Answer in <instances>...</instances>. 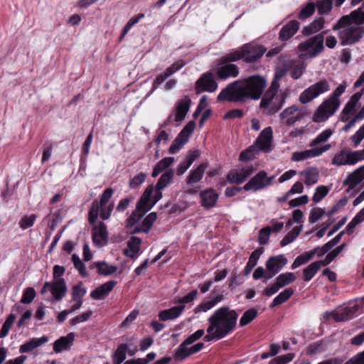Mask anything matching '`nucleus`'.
I'll return each mask as SVG.
<instances>
[{"label":"nucleus","instance_id":"obj_1","mask_svg":"<svg viewBox=\"0 0 364 364\" xmlns=\"http://www.w3.org/2000/svg\"><path fill=\"white\" fill-rule=\"evenodd\" d=\"M266 87V80L259 75L229 83L218 95L219 102H245L247 100H258Z\"/></svg>","mask_w":364,"mask_h":364},{"label":"nucleus","instance_id":"obj_2","mask_svg":"<svg viewBox=\"0 0 364 364\" xmlns=\"http://www.w3.org/2000/svg\"><path fill=\"white\" fill-rule=\"evenodd\" d=\"M363 23H360L357 13L351 11L343 16L333 26V31H338V37L342 46L353 45L360 41L364 34Z\"/></svg>","mask_w":364,"mask_h":364},{"label":"nucleus","instance_id":"obj_3","mask_svg":"<svg viewBox=\"0 0 364 364\" xmlns=\"http://www.w3.org/2000/svg\"><path fill=\"white\" fill-rule=\"evenodd\" d=\"M238 314L228 306L217 309L208 318L209 326L207 332L216 330L223 338L231 333L236 327Z\"/></svg>","mask_w":364,"mask_h":364},{"label":"nucleus","instance_id":"obj_4","mask_svg":"<svg viewBox=\"0 0 364 364\" xmlns=\"http://www.w3.org/2000/svg\"><path fill=\"white\" fill-rule=\"evenodd\" d=\"M270 87L264 92L259 104V108L264 115L270 116L277 113L284 105L287 92Z\"/></svg>","mask_w":364,"mask_h":364},{"label":"nucleus","instance_id":"obj_5","mask_svg":"<svg viewBox=\"0 0 364 364\" xmlns=\"http://www.w3.org/2000/svg\"><path fill=\"white\" fill-rule=\"evenodd\" d=\"M272 127H268L264 129L254 144L240 153V160L247 161L252 159L259 151L269 152L272 149Z\"/></svg>","mask_w":364,"mask_h":364},{"label":"nucleus","instance_id":"obj_6","mask_svg":"<svg viewBox=\"0 0 364 364\" xmlns=\"http://www.w3.org/2000/svg\"><path fill=\"white\" fill-rule=\"evenodd\" d=\"M266 51L267 49L263 46L249 43L230 52L228 60L242 59L245 63H255L260 59Z\"/></svg>","mask_w":364,"mask_h":364},{"label":"nucleus","instance_id":"obj_7","mask_svg":"<svg viewBox=\"0 0 364 364\" xmlns=\"http://www.w3.org/2000/svg\"><path fill=\"white\" fill-rule=\"evenodd\" d=\"M326 33V31L322 32L300 43L298 46V50L302 53L299 57L301 58H313L320 54L324 49L323 34Z\"/></svg>","mask_w":364,"mask_h":364},{"label":"nucleus","instance_id":"obj_8","mask_svg":"<svg viewBox=\"0 0 364 364\" xmlns=\"http://www.w3.org/2000/svg\"><path fill=\"white\" fill-rule=\"evenodd\" d=\"M230 53L218 58L216 61V75L220 80H226L229 77H236L239 75V68L230 63L237 60H228Z\"/></svg>","mask_w":364,"mask_h":364},{"label":"nucleus","instance_id":"obj_9","mask_svg":"<svg viewBox=\"0 0 364 364\" xmlns=\"http://www.w3.org/2000/svg\"><path fill=\"white\" fill-rule=\"evenodd\" d=\"M329 90V82L326 80H321L304 90L299 95V102L306 105Z\"/></svg>","mask_w":364,"mask_h":364},{"label":"nucleus","instance_id":"obj_10","mask_svg":"<svg viewBox=\"0 0 364 364\" xmlns=\"http://www.w3.org/2000/svg\"><path fill=\"white\" fill-rule=\"evenodd\" d=\"M364 159V149L359 151H350L344 149L335 154L331 164L336 166L354 165Z\"/></svg>","mask_w":364,"mask_h":364},{"label":"nucleus","instance_id":"obj_11","mask_svg":"<svg viewBox=\"0 0 364 364\" xmlns=\"http://www.w3.org/2000/svg\"><path fill=\"white\" fill-rule=\"evenodd\" d=\"M114 203H105L102 205L95 200L92 202L91 208L89 210L88 220L91 225H93L98 216H100L103 220H107L111 216L113 211Z\"/></svg>","mask_w":364,"mask_h":364},{"label":"nucleus","instance_id":"obj_12","mask_svg":"<svg viewBox=\"0 0 364 364\" xmlns=\"http://www.w3.org/2000/svg\"><path fill=\"white\" fill-rule=\"evenodd\" d=\"M338 102H334L331 100H324L316 109L313 121L315 122H323L334 114L339 107Z\"/></svg>","mask_w":364,"mask_h":364},{"label":"nucleus","instance_id":"obj_13","mask_svg":"<svg viewBox=\"0 0 364 364\" xmlns=\"http://www.w3.org/2000/svg\"><path fill=\"white\" fill-rule=\"evenodd\" d=\"M161 191L156 188L155 194L151 197L154 188L151 186H149L138 201V208H142L145 211H149L162 198Z\"/></svg>","mask_w":364,"mask_h":364},{"label":"nucleus","instance_id":"obj_14","mask_svg":"<svg viewBox=\"0 0 364 364\" xmlns=\"http://www.w3.org/2000/svg\"><path fill=\"white\" fill-rule=\"evenodd\" d=\"M304 116V112L298 105H293L280 112L279 117L281 121L287 126H292L299 122Z\"/></svg>","mask_w":364,"mask_h":364},{"label":"nucleus","instance_id":"obj_15","mask_svg":"<svg viewBox=\"0 0 364 364\" xmlns=\"http://www.w3.org/2000/svg\"><path fill=\"white\" fill-rule=\"evenodd\" d=\"M217 88L218 83L210 72L203 74L196 82L195 89L197 94L202 92H213Z\"/></svg>","mask_w":364,"mask_h":364},{"label":"nucleus","instance_id":"obj_16","mask_svg":"<svg viewBox=\"0 0 364 364\" xmlns=\"http://www.w3.org/2000/svg\"><path fill=\"white\" fill-rule=\"evenodd\" d=\"M331 148V145L330 144H326L318 147H311L310 149H306L302 151H296L292 154L291 159L293 161H300L317 157L328 151Z\"/></svg>","mask_w":364,"mask_h":364},{"label":"nucleus","instance_id":"obj_17","mask_svg":"<svg viewBox=\"0 0 364 364\" xmlns=\"http://www.w3.org/2000/svg\"><path fill=\"white\" fill-rule=\"evenodd\" d=\"M287 263V259L283 255L269 257L266 262V268L267 270L265 275L266 280L274 277Z\"/></svg>","mask_w":364,"mask_h":364},{"label":"nucleus","instance_id":"obj_18","mask_svg":"<svg viewBox=\"0 0 364 364\" xmlns=\"http://www.w3.org/2000/svg\"><path fill=\"white\" fill-rule=\"evenodd\" d=\"M265 177L266 171L264 170L259 171L243 186L242 188L246 191H252L254 192L264 189L267 188Z\"/></svg>","mask_w":364,"mask_h":364},{"label":"nucleus","instance_id":"obj_19","mask_svg":"<svg viewBox=\"0 0 364 364\" xmlns=\"http://www.w3.org/2000/svg\"><path fill=\"white\" fill-rule=\"evenodd\" d=\"M253 172V166H247L239 171H230L227 176V179L230 183L240 184L244 182Z\"/></svg>","mask_w":364,"mask_h":364},{"label":"nucleus","instance_id":"obj_20","mask_svg":"<svg viewBox=\"0 0 364 364\" xmlns=\"http://www.w3.org/2000/svg\"><path fill=\"white\" fill-rule=\"evenodd\" d=\"M108 240V232L105 224L100 222L98 225L94 226L92 230L93 243L98 247L105 245Z\"/></svg>","mask_w":364,"mask_h":364},{"label":"nucleus","instance_id":"obj_21","mask_svg":"<svg viewBox=\"0 0 364 364\" xmlns=\"http://www.w3.org/2000/svg\"><path fill=\"white\" fill-rule=\"evenodd\" d=\"M200 204L205 208H210L215 206L218 194L213 188L202 191L200 193Z\"/></svg>","mask_w":364,"mask_h":364},{"label":"nucleus","instance_id":"obj_22","mask_svg":"<svg viewBox=\"0 0 364 364\" xmlns=\"http://www.w3.org/2000/svg\"><path fill=\"white\" fill-rule=\"evenodd\" d=\"M363 180H364V165L350 173L344 180L343 184L348 186V191L353 189Z\"/></svg>","mask_w":364,"mask_h":364},{"label":"nucleus","instance_id":"obj_23","mask_svg":"<svg viewBox=\"0 0 364 364\" xmlns=\"http://www.w3.org/2000/svg\"><path fill=\"white\" fill-rule=\"evenodd\" d=\"M191 103V101L188 96H184L177 102L174 121L181 122L184 119L190 109Z\"/></svg>","mask_w":364,"mask_h":364},{"label":"nucleus","instance_id":"obj_24","mask_svg":"<svg viewBox=\"0 0 364 364\" xmlns=\"http://www.w3.org/2000/svg\"><path fill=\"white\" fill-rule=\"evenodd\" d=\"M358 309V305L346 307L341 311H336V313H333V318L336 322L348 321L354 317L355 314Z\"/></svg>","mask_w":364,"mask_h":364},{"label":"nucleus","instance_id":"obj_25","mask_svg":"<svg viewBox=\"0 0 364 364\" xmlns=\"http://www.w3.org/2000/svg\"><path fill=\"white\" fill-rule=\"evenodd\" d=\"M207 168L208 164L206 163H202L196 168L191 170L186 177V184L188 186H192L199 182L203 178Z\"/></svg>","mask_w":364,"mask_h":364},{"label":"nucleus","instance_id":"obj_26","mask_svg":"<svg viewBox=\"0 0 364 364\" xmlns=\"http://www.w3.org/2000/svg\"><path fill=\"white\" fill-rule=\"evenodd\" d=\"M299 23L295 20L289 21L282 27L279 32V38L282 41H285L291 38L299 30Z\"/></svg>","mask_w":364,"mask_h":364},{"label":"nucleus","instance_id":"obj_27","mask_svg":"<svg viewBox=\"0 0 364 364\" xmlns=\"http://www.w3.org/2000/svg\"><path fill=\"white\" fill-rule=\"evenodd\" d=\"M116 285L115 281H108L99 287L95 289L91 293L90 296L95 299H104Z\"/></svg>","mask_w":364,"mask_h":364},{"label":"nucleus","instance_id":"obj_28","mask_svg":"<svg viewBox=\"0 0 364 364\" xmlns=\"http://www.w3.org/2000/svg\"><path fill=\"white\" fill-rule=\"evenodd\" d=\"M75 335L73 333H68L66 336H62L56 340L53 344V350L60 353L70 348L74 342Z\"/></svg>","mask_w":364,"mask_h":364},{"label":"nucleus","instance_id":"obj_29","mask_svg":"<svg viewBox=\"0 0 364 364\" xmlns=\"http://www.w3.org/2000/svg\"><path fill=\"white\" fill-rule=\"evenodd\" d=\"M184 308V305H178L168 309L161 311L159 314V318L163 321L175 319L182 314Z\"/></svg>","mask_w":364,"mask_h":364},{"label":"nucleus","instance_id":"obj_30","mask_svg":"<svg viewBox=\"0 0 364 364\" xmlns=\"http://www.w3.org/2000/svg\"><path fill=\"white\" fill-rule=\"evenodd\" d=\"M66 291L67 287L64 279H56L51 283L50 292L55 300H61Z\"/></svg>","mask_w":364,"mask_h":364},{"label":"nucleus","instance_id":"obj_31","mask_svg":"<svg viewBox=\"0 0 364 364\" xmlns=\"http://www.w3.org/2000/svg\"><path fill=\"white\" fill-rule=\"evenodd\" d=\"M346 0H336L335 4L340 7ZM319 15L328 14L333 8V0H318L315 4Z\"/></svg>","mask_w":364,"mask_h":364},{"label":"nucleus","instance_id":"obj_32","mask_svg":"<svg viewBox=\"0 0 364 364\" xmlns=\"http://www.w3.org/2000/svg\"><path fill=\"white\" fill-rule=\"evenodd\" d=\"M48 340V337L45 336L38 338H32L20 346L19 352L21 353H29L46 343Z\"/></svg>","mask_w":364,"mask_h":364},{"label":"nucleus","instance_id":"obj_33","mask_svg":"<svg viewBox=\"0 0 364 364\" xmlns=\"http://www.w3.org/2000/svg\"><path fill=\"white\" fill-rule=\"evenodd\" d=\"M141 240L137 237H132L127 242L128 248L124 250V255L127 257H136L140 250Z\"/></svg>","mask_w":364,"mask_h":364},{"label":"nucleus","instance_id":"obj_34","mask_svg":"<svg viewBox=\"0 0 364 364\" xmlns=\"http://www.w3.org/2000/svg\"><path fill=\"white\" fill-rule=\"evenodd\" d=\"M324 23L325 20L323 17L316 18L309 25L303 28L302 33L305 36L316 33L323 28Z\"/></svg>","mask_w":364,"mask_h":364},{"label":"nucleus","instance_id":"obj_35","mask_svg":"<svg viewBox=\"0 0 364 364\" xmlns=\"http://www.w3.org/2000/svg\"><path fill=\"white\" fill-rule=\"evenodd\" d=\"M300 174L304 176V183L307 186L316 183L319 178V171L315 167H310L304 171H301Z\"/></svg>","mask_w":364,"mask_h":364},{"label":"nucleus","instance_id":"obj_36","mask_svg":"<svg viewBox=\"0 0 364 364\" xmlns=\"http://www.w3.org/2000/svg\"><path fill=\"white\" fill-rule=\"evenodd\" d=\"M97 267V273L104 276L111 275L115 273L117 270V267L114 265H109L105 262H93L90 267Z\"/></svg>","mask_w":364,"mask_h":364},{"label":"nucleus","instance_id":"obj_37","mask_svg":"<svg viewBox=\"0 0 364 364\" xmlns=\"http://www.w3.org/2000/svg\"><path fill=\"white\" fill-rule=\"evenodd\" d=\"M262 253V248H258L252 252L243 271L245 275H248L251 272L252 269L256 266L257 261Z\"/></svg>","mask_w":364,"mask_h":364},{"label":"nucleus","instance_id":"obj_38","mask_svg":"<svg viewBox=\"0 0 364 364\" xmlns=\"http://www.w3.org/2000/svg\"><path fill=\"white\" fill-rule=\"evenodd\" d=\"M362 95H363V90L354 94L350 97L349 101L346 103V105H345L342 112L346 115L353 113L354 112L355 108L356 107L358 102L360 101Z\"/></svg>","mask_w":364,"mask_h":364},{"label":"nucleus","instance_id":"obj_39","mask_svg":"<svg viewBox=\"0 0 364 364\" xmlns=\"http://www.w3.org/2000/svg\"><path fill=\"white\" fill-rule=\"evenodd\" d=\"M294 294V291L291 288L285 289L283 291L279 293L273 300L270 305L271 308H274L279 306L286 301H287Z\"/></svg>","mask_w":364,"mask_h":364},{"label":"nucleus","instance_id":"obj_40","mask_svg":"<svg viewBox=\"0 0 364 364\" xmlns=\"http://www.w3.org/2000/svg\"><path fill=\"white\" fill-rule=\"evenodd\" d=\"M174 171L171 169H169L164 173L156 183V188L158 190L164 189L172 181Z\"/></svg>","mask_w":364,"mask_h":364},{"label":"nucleus","instance_id":"obj_41","mask_svg":"<svg viewBox=\"0 0 364 364\" xmlns=\"http://www.w3.org/2000/svg\"><path fill=\"white\" fill-rule=\"evenodd\" d=\"M321 264L318 261L312 262L311 264H309L307 267L304 269L303 270V275H304V280L305 282L310 281L314 275L316 274V272L318 271V269L321 268Z\"/></svg>","mask_w":364,"mask_h":364},{"label":"nucleus","instance_id":"obj_42","mask_svg":"<svg viewBox=\"0 0 364 364\" xmlns=\"http://www.w3.org/2000/svg\"><path fill=\"white\" fill-rule=\"evenodd\" d=\"M296 279V277L292 272H287L279 274L277 279L275 282L279 288H282L293 282Z\"/></svg>","mask_w":364,"mask_h":364},{"label":"nucleus","instance_id":"obj_43","mask_svg":"<svg viewBox=\"0 0 364 364\" xmlns=\"http://www.w3.org/2000/svg\"><path fill=\"white\" fill-rule=\"evenodd\" d=\"M127 345L121 344L112 355L113 364H121L126 358Z\"/></svg>","mask_w":364,"mask_h":364},{"label":"nucleus","instance_id":"obj_44","mask_svg":"<svg viewBox=\"0 0 364 364\" xmlns=\"http://www.w3.org/2000/svg\"><path fill=\"white\" fill-rule=\"evenodd\" d=\"M333 132L330 129H327L319 134L314 139L309 143L310 147H318L317 145L324 143L331 137Z\"/></svg>","mask_w":364,"mask_h":364},{"label":"nucleus","instance_id":"obj_45","mask_svg":"<svg viewBox=\"0 0 364 364\" xmlns=\"http://www.w3.org/2000/svg\"><path fill=\"white\" fill-rule=\"evenodd\" d=\"M316 9L315 3L309 2L305 6H304L298 14V18L300 20H305L311 16Z\"/></svg>","mask_w":364,"mask_h":364},{"label":"nucleus","instance_id":"obj_46","mask_svg":"<svg viewBox=\"0 0 364 364\" xmlns=\"http://www.w3.org/2000/svg\"><path fill=\"white\" fill-rule=\"evenodd\" d=\"M257 316V311L252 308L246 311L240 319V325L245 326L250 323Z\"/></svg>","mask_w":364,"mask_h":364},{"label":"nucleus","instance_id":"obj_47","mask_svg":"<svg viewBox=\"0 0 364 364\" xmlns=\"http://www.w3.org/2000/svg\"><path fill=\"white\" fill-rule=\"evenodd\" d=\"M188 346H189V344H188L185 341L181 343L174 352V358L183 360L189 355H191L190 353V348H188Z\"/></svg>","mask_w":364,"mask_h":364},{"label":"nucleus","instance_id":"obj_48","mask_svg":"<svg viewBox=\"0 0 364 364\" xmlns=\"http://www.w3.org/2000/svg\"><path fill=\"white\" fill-rule=\"evenodd\" d=\"M147 211L144 210L142 208H138V203L136 204V210L132 213L131 216L127 220V225L133 226L137 223L141 218L144 215Z\"/></svg>","mask_w":364,"mask_h":364},{"label":"nucleus","instance_id":"obj_49","mask_svg":"<svg viewBox=\"0 0 364 364\" xmlns=\"http://www.w3.org/2000/svg\"><path fill=\"white\" fill-rule=\"evenodd\" d=\"M15 320H16V315L14 314H11L6 318V319L5 322L4 323L2 328L0 331V338H4L8 335Z\"/></svg>","mask_w":364,"mask_h":364},{"label":"nucleus","instance_id":"obj_50","mask_svg":"<svg viewBox=\"0 0 364 364\" xmlns=\"http://www.w3.org/2000/svg\"><path fill=\"white\" fill-rule=\"evenodd\" d=\"M187 142V139H183L181 136L178 135L173 140L171 145L169 146L168 152L171 154L177 153Z\"/></svg>","mask_w":364,"mask_h":364},{"label":"nucleus","instance_id":"obj_51","mask_svg":"<svg viewBox=\"0 0 364 364\" xmlns=\"http://www.w3.org/2000/svg\"><path fill=\"white\" fill-rule=\"evenodd\" d=\"M301 228L295 227L280 242V245L284 247L292 242L300 234Z\"/></svg>","mask_w":364,"mask_h":364},{"label":"nucleus","instance_id":"obj_52","mask_svg":"<svg viewBox=\"0 0 364 364\" xmlns=\"http://www.w3.org/2000/svg\"><path fill=\"white\" fill-rule=\"evenodd\" d=\"M312 254H311V252H306L300 255H299L295 260L294 261L291 269H294L299 266L304 264L307 263L309 260L312 259Z\"/></svg>","mask_w":364,"mask_h":364},{"label":"nucleus","instance_id":"obj_53","mask_svg":"<svg viewBox=\"0 0 364 364\" xmlns=\"http://www.w3.org/2000/svg\"><path fill=\"white\" fill-rule=\"evenodd\" d=\"M72 260L75 269L78 270L80 274L83 277H87L88 276V273L86 271L85 264L80 258L77 255L73 254L72 255Z\"/></svg>","mask_w":364,"mask_h":364},{"label":"nucleus","instance_id":"obj_54","mask_svg":"<svg viewBox=\"0 0 364 364\" xmlns=\"http://www.w3.org/2000/svg\"><path fill=\"white\" fill-rule=\"evenodd\" d=\"M287 70L286 68L277 69L275 72L274 77L271 82L270 87L279 89L280 80L286 75Z\"/></svg>","mask_w":364,"mask_h":364},{"label":"nucleus","instance_id":"obj_55","mask_svg":"<svg viewBox=\"0 0 364 364\" xmlns=\"http://www.w3.org/2000/svg\"><path fill=\"white\" fill-rule=\"evenodd\" d=\"M295 357V355L292 353H287L286 355H279L272 359L269 364H287L291 362Z\"/></svg>","mask_w":364,"mask_h":364},{"label":"nucleus","instance_id":"obj_56","mask_svg":"<svg viewBox=\"0 0 364 364\" xmlns=\"http://www.w3.org/2000/svg\"><path fill=\"white\" fill-rule=\"evenodd\" d=\"M157 218V214L155 212L149 213L142 221L141 224L144 226V232L147 233L151 228Z\"/></svg>","mask_w":364,"mask_h":364},{"label":"nucleus","instance_id":"obj_57","mask_svg":"<svg viewBox=\"0 0 364 364\" xmlns=\"http://www.w3.org/2000/svg\"><path fill=\"white\" fill-rule=\"evenodd\" d=\"M36 219V215L35 214H31L30 215L23 216L18 223V225L23 230L31 228L33 225L34 222Z\"/></svg>","mask_w":364,"mask_h":364},{"label":"nucleus","instance_id":"obj_58","mask_svg":"<svg viewBox=\"0 0 364 364\" xmlns=\"http://www.w3.org/2000/svg\"><path fill=\"white\" fill-rule=\"evenodd\" d=\"M86 292V289L81 284L74 286L72 289L73 301H82V297Z\"/></svg>","mask_w":364,"mask_h":364},{"label":"nucleus","instance_id":"obj_59","mask_svg":"<svg viewBox=\"0 0 364 364\" xmlns=\"http://www.w3.org/2000/svg\"><path fill=\"white\" fill-rule=\"evenodd\" d=\"M326 211L324 209L321 208H315L311 210L310 215L309 218V223L311 224L315 223L320 220L324 215Z\"/></svg>","mask_w":364,"mask_h":364},{"label":"nucleus","instance_id":"obj_60","mask_svg":"<svg viewBox=\"0 0 364 364\" xmlns=\"http://www.w3.org/2000/svg\"><path fill=\"white\" fill-rule=\"evenodd\" d=\"M328 188L325 186H320L316 188L312 200L315 203L320 202L328 193Z\"/></svg>","mask_w":364,"mask_h":364},{"label":"nucleus","instance_id":"obj_61","mask_svg":"<svg viewBox=\"0 0 364 364\" xmlns=\"http://www.w3.org/2000/svg\"><path fill=\"white\" fill-rule=\"evenodd\" d=\"M36 296V291L33 288L28 287L26 288L23 293L21 299V302L23 304H28L32 302Z\"/></svg>","mask_w":364,"mask_h":364},{"label":"nucleus","instance_id":"obj_62","mask_svg":"<svg viewBox=\"0 0 364 364\" xmlns=\"http://www.w3.org/2000/svg\"><path fill=\"white\" fill-rule=\"evenodd\" d=\"M146 174L141 172L139 174L134 176L130 181H129V186L131 188H136L140 186L146 180Z\"/></svg>","mask_w":364,"mask_h":364},{"label":"nucleus","instance_id":"obj_63","mask_svg":"<svg viewBox=\"0 0 364 364\" xmlns=\"http://www.w3.org/2000/svg\"><path fill=\"white\" fill-rule=\"evenodd\" d=\"M271 232L270 227H265L259 230L258 235V242L260 245H266L269 239V235Z\"/></svg>","mask_w":364,"mask_h":364},{"label":"nucleus","instance_id":"obj_64","mask_svg":"<svg viewBox=\"0 0 364 364\" xmlns=\"http://www.w3.org/2000/svg\"><path fill=\"white\" fill-rule=\"evenodd\" d=\"M343 364H364V350L351 357Z\"/></svg>","mask_w":364,"mask_h":364}]
</instances>
